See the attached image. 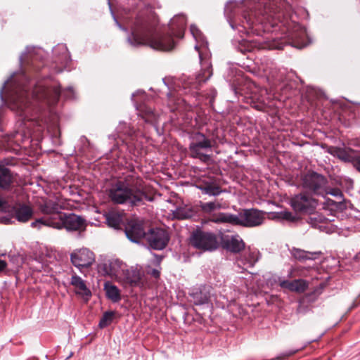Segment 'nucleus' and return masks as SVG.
I'll return each mask as SVG.
<instances>
[{
  "mask_svg": "<svg viewBox=\"0 0 360 360\" xmlns=\"http://www.w3.org/2000/svg\"><path fill=\"white\" fill-rule=\"evenodd\" d=\"M20 77L23 79L22 83L13 82V75L6 80L0 90V96L2 98L4 89L11 83L12 87L9 92L11 108L15 110L25 121H33L34 119L31 117L39 111V107L36 103L41 100H44L49 105L54 104L61 94L60 87L54 86L50 89L39 86H36L30 94L28 93L30 87L25 84L27 82L25 75L22 74Z\"/></svg>",
  "mask_w": 360,
  "mask_h": 360,
  "instance_id": "nucleus-1",
  "label": "nucleus"
},
{
  "mask_svg": "<svg viewBox=\"0 0 360 360\" xmlns=\"http://www.w3.org/2000/svg\"><path fill=\"white\" fill-rule=\"evenodd\" d=\"M186 22L184 15H176L170 20V34L158 35L155 33L153 25L148 20L139 17L131 28V32L127 37V41L134 47L148 45L155 50L168 51L175 46L173 36L183 38Z\"/></svg>",
  "mask_w": 360,
  "mask_h": 360,
  "instance_id": "nucleus-2",
  "label": "nucleus"
},
{
  "mask_svg": "<svg viewBox=\"0 0 360 360\" xmlns=\"http://www.w3.org/2000/svg\"><path fill=\"white\" fill-rule=\"evenodd\" d=\"M281 16L280 12L276 13L275 10L265 6L262 11H251L248 16L245 15L244 18L250 27L257 23L264 25V29L267 31L273 28V31L278 30L286 32L288 37L292 40L293 46L299 49L306 46L305 39L307 34L305 28L294 21H288L284 17L281 20Z\"/></svg>",
  "mask_w": 360,
  "mask_h": 360,
  "instance_id": "nucleus-3",
  "label": "nucleus"
},
{
  "mask_svg": "<svg viewBox=\"0 0 360 360\" xmlns=\"http://www.w3.org/2000/svg\"><path fill=\"white\" fill-rule=\"evenodd\" d=\"M107 193L110 200L115 204H127L134 207L139 205L144 199L152 200L141 188L130 186L124 181L112 184Z\"/></svg>",
  "mask_w": 360,
  "mask_h": 360,
  "instance_id": "nucleus-4",
  "label": "nucleus"
},
{
  "mask_svg": "<svg viewBox=\"0 0 360 360\" xmlns=\"http://www.w3.org/2000/svg\"><path fill=\"white\" fill-rule=\"evenodd\" d=\"M264 212L256 209H245L238 214L220 213L213 217L211 221L214 223H229L233 225H240L245 227H255L263 224Z\"/></svg>",
  "mask_w": 360,
  "mask_h": 360,
  "instance_id": "nucleus-5",
  "label": "nucleus"
},
{
  "mask_svg": "<svg viewBox=\"0 0 360 360\" xmlns=\"http://www.w3.org/2000/svg\"><path fill=\"white\" fill-rule=\"evenodd\" d=\"M40 212L44 214L41 218H39L31 223L32 228L41 229V226L50 227L48 221H51L53 218H57L62 216L61 210L65 209V205L61 198L56 196H50L49 198L42 199L38 205Z\"/></svg>",
  "mask_w": 360,
  "mask_h": 360,
  "instance_id": "nucleus-6",
  "label": "nucleus"
},
{
  "mask_svg": "<svg viewBox=\"0 0 360 360\" xmlns=\"http://www.w3.org/2000/svg\"><path fill=\"white\" fill-rule=\"evenodd\" d=\"M212 143L210 139L200 132L194 133L188 146L190 156L206 162L211 159Z\"/></svg>",
  "mask_w": 360,
  "mask_h": 360,
  "instance_id": "nucleus-7",
  "label": "nucleus"
},
{
  "mask_svg": "<svg viewBox=\"0 0 360 360\" xmlns=\"http://www.w3.org/2000/svg\"><path fill=\"white\" fill-rule=\"evenodd\" d=\"M327 184V179L323 175L315 172H308L301 178L302 188L307 192L318 195H325Z\"/></svg>",
  "mask_w": 360,
  "mask_h": 360,
  "instance_id": "nucleus-8",
  "label": "nucleus"
},
{
  "mask_svg": "<svg viewBox=\"0 0 360 360\" xmlns=\"http://www.w3.org/2000/svg\"><path fill=\"white\" fill-rule=\"evenodd\" d=\"M190 243L194 248L202 251H213L218 248V241L215 234L200 230H197L191 234Z\"/></svg>",
  "mask_w": 360,
  "mask_h": 360,
  "instance_id": "nucleus-9",
  "label": "nucleus"
},
{
  "mask_svg": "<svg viewBox=\"0 0 360 360\" xmlns=\"http://www.w3.org/2000/svg\"><path fill=\"white\" fill-rule=\"evenodd\" d=\"M48 221L50 227L56 229L65 228L67 231H79L84 226V219L75 214H66L62 213V216L53 218L51 221Z\"/></svg>",
  "mask_w": 360,
  "mask_h": 360,
  "instance_id": "nucleus-10",
  "label": "nucleus"
},
{
  "mask_svg": "<svg viewBox=\"0 0 360 360\" xmlns=\"http://www.w3.org/2000/svg\"><path fill=\"white\" fill-rule=\"evenodd\" d=\"M290 205L296 212L311 214L316 209L318 202L311 197L304 194H299L291 199Z\"/></svg>",
  "mask_w": 360,
  "mask_h": 360,
  "instance_id": "nucleus-11",
  "label": "nucleus"
},
{
  "mask_svg": "<svg viewBox=\"0 0 360 360\" xmlns=\"http://www.w3.org/2000/svg\"><path fill=\"white\" fill-rule=\"evenodd\" d=\"M146 238L150 246L155 250L164 249L169 237L167 232L162 229H153L146 236Z\"/></svg>",
  "mask_w": 360,
  "mask_h": 360,
  "instance_id": "nucleus-12",
  "label": "nucleus"
},
{
  "mask_svg": "<svg viewBox=\"0 0 360 360\" xmlns=\"http://www.w3.org/2000/svg\"><path fill=\"white\" fill-rule=\"evenodd\" d=\"M127 264L118 259L108 260L103 265V271L111 278L121 282L124 277Z\"/></svg>",
  "mask_w": 360,
  "mask_h": 360,
  "instance_id": "nucleus-13",
  "label": "nucleus"
},
{
  "mask_svg": "<svg viewBox=\"0 0 360 360\" xmlns=\"http://www.w3.org/2000/svg\"><path fill=\"white\" fill-rule=\"evenodd\" d=\"M72 264L77 268L89 267L94 262V254L87 248L75 250L70 255Z\"/></svg>",
  "mask_w": 360,
  "mask_h": 360,
  "instance_id": "nucleus-14",
  "label": "nucleus"
},
{
  "mask_svg": "<svg viewBox=\"0 0 360 360\" xmlns=\"http://www.w3.org/2000/svg\"><path fill=\"white\" fill-rule=\"evenodd\" d=\"M70 284L74 288L75 293L87 302L91 297L92 293L87 286L86 281L79 276L74 274L71 277Z\"/></svg>",
  "mask_w": 360,
  "mask_h": 360,
  "instance_id": "nucleus-15",
  "label": "nucleus"
},
{
  "mask_svg": "<svg viewBox=\"0 0 360 360\" xmlns=\"http://www.w3.org/2000/svg\"><path fill=\"white\" fill-rule=\"evenodd\" d=\"M10 212L20 222L28 221L33 215V210L29 205L15 203L11 205Z\"/></svg>",
  "mask_w": 360,
  "mask_h": 360,
  "instance_id": "nucleus-16",
  "label": "nucleus"
},
{
  "mask_svg": "<svg viewBox=\"0 0 360 360\" xmlns=\"http://www.w3.org/2000/svg\"><path fill=\"white\" fill-rule=\"evenodd\" d=\"M125 234L129 240L136 243H138L142 238H146L147 235L142 223L136 221H131L127 224Z\"/></svg>",
  "mask_w": 360,
  "mask_h": 360,
  "instance_id": "nucleus-17",
  "label": "nucleus"
},
{
  "mask_svg": "<svg viewBox=\"0 0 360 360\" xmlns=\"http://www.w3.org/2000/svg\"><path fill=\"white\" fill-rule=\"evenodd\" d=\"M328 153L340 160L354 165L357 150L347 148L330 147Z\"/></svg>",
  "mask_w": 360,
  "mask_h": 360,
  "instance_id": "nucleus-18",
  "label": "nucleus"
},
{
  "mask_svg": "<svg viewBox=\"0 0 360 360\" xmlns=\"http://www.w3.org/2000/svg\"><path fill=\"white\" fill-rule=\"evenodd\" d=\"M223 247L228 251L239 253L245 248V243L239 235L227 236L223 240Z\"/></svg>",
  "mask_w": 360,
  "mask_h": 360,
  "instance_id": "nucleus-19",
  "label": "nucleus"
},
{
  "mask_svg": "<svg viewBox=\"0 0 360 360\" xmlns=\"http://www.w3.org/2000/svg\"><path fill=\"white\" fill-rule=\"evenodd\" d=\"M143 274L138 266H131L130 269L127 267L126 271L124 272V277L121 281L129 283L131 286H140L143 284Z\"/></svg>",
  "mask_w": 360,
  "mask_h": 360,
  "instance_id": "nucleus-20",
  "label": "nucleus"
},
{
  "mask_svg": "<svg viewBox=\"0 0 360 360\" xmlns=\"http://www.w3.org/2000/svg\"><path fill=\"white\" fill-rule=\"evenodd\" d=\"M261 254L259 251L255 248H248L245 253L240 256L238 262H240L246 267H253L259 260Z\"/></svg>",
  "mask_w": 360,
  "mask_h": 360,
  "instance_id": "nucleus-21",
  "label": "nucleus"
},
{
  "mask_svg": "<svg viewBox=\"0 0 360 360\" xmlns=\"http://www.w3.org/2000/svg\"><path fill=\"white\" fill-rule=\"evenodd\" d=\"M190 31L196 41L195 49L198 52L199 58L202 60V49H207V41L201 31L194 25H191Z\"/></svg>",
  "mask_w": 360,
  "mask_h": 360,
  "instance_id": "nucleus-22",
  "label": "nucleus"
},
{
  "mask_svg": "<svg viewBox=\"0 0 360 360\" xmlns=\"http://www.w3.org/2000/svg\"><path fill=\"white\" fill-rule=\"evenodd\" d=\"M280 286L292 292L298 293L304 292L308 287V283L303 279H297L292 281L282 280L280 281Z\"/></svg>",
  "mask_w": 360,
  "mask_h": 360,
  "instance_id": "nucleus-23",
  "label": "nucleus"
},
{
  "mask_svg": "<svg viewBox=\"0 0 360 360\" xmlns=\"http://www.w3.org/2000/svg\"><path fill=\"white\" fill-rule=\"evenodd\" d=\"M320 254V252H307L301 249L293 248L292 250V256L300 260V261H305V260H314L316 259L317 256Z\"/></svg>",
  "mask_w": 360,
  "mask_h": 360,
  "instance_id": "nucleus-24",
  "label": "nucleus"
},
{
  "mask_svg": "<svg viewBox=\"0 0 360 360\" xmlns=\"http://www.w3.org/2000/svg\"><path fill=\"white\" fill-rule=\"evenodd\" d=\"M104 290L106 297L113 302H117L121 300L120 290L117 286L110 282H105L104 283Z\"/></svg>",
  "mask_w": 360,
  "mask_h": 360,
  "instance_id": "nucleus-25",
  "label": "nucleus"
},
{
  "mask_svg": "<svg viewBox=\"0 0 360 360\" xmlns=\"http://www.w3.org/2000/svg\"><path fill=\"white\" fill-rule=\"evenodd\" d=\"M107 224L109 226L118 229L122 221V214L115 211H110L104 214Z\"/></svg>",
  "mask_w": 360,
  "mask_h": 360,
  "instance_id": "nucleus-26",
  "label": "nucleus"
},
{
  "mask_svg": "<svg viewBox=\"0 0 360 360\" xmlns=\"http://www.w3.org/2000/svg\"><path fill=\"white\" fill-rule=\"evenodd\" d=\"M13 175L8 168L0 166V188H9L13 182Z\"/></svg>",
  "mask_w": 360,
  "mask_h": 360,
  "instance_id": "nucleus-27",
  "label": "nucleus"
},
{
  "mask_svg": "<svg viewBox=\"0 0 360 360\" xmlns=\"http://www.w3.org/2000/svg\"><path fill=\"white\" fill-rule=\"evenodd\" d=\"M140 115L146 122L154 124L158 121V115L152 110L151 108L144 106L140 110Z\"/></svg>",
  "mask_w": 360,
  "mask_h": 360,
  "instance_id": "nucleus-28",
  "label": "nucleus"
},
{
  "mask_svg": "<svg viewBox=\"0 0 360 360\" xmlns=\"http://www.w3.org/2000/svg\"><path fill=\"white\" fill-rule=\"evenodd\" d=\"M192 302L195 305H202L208 303L210 300L209 295L202 291H196L191 294Z\"/></svg>",
  "mask_w": 360,
  "mask_h": 360,
  "instance_id": "nucleus-29",
  "label": "nucleus"
},
{
  "mask_svg": "<svg viewBox=\"0 0 360 360\" xmlns=\"http://www.w3.org/2000/svg\"><path fill=\"white\" fill-rule=\"evenodd\" d=\"M173 216L179 219H186L193 216V212L188 207H178L173 212Z\"/></svg>",
  "mask_w": 360,
  "mask_h": 360,
  "instance_id": "nucleus-30",
  "label": "nucleus"
},
{
  "mask_svg": "<svg viewBox=\"0 0 360 360\" xmlns=\"http://www.w3.org/2000/svg\"><path fill=\"white\" fill-rule=\"evenodd\" d=\"M115 313L112 311H105L100 319L98 326L101 328H104L112 323Z\"/></svg>",
  "mask_w": 360,
  "mask_h": 360,
  "instance_id": "nucleus-31",
  "label": "nucleus"
},
{
  "mask_svg": "<svg viewBox=\"0 0 360 360\" xmlns=\"http://www.w3.org/2000/svg\"><path fill=\"white\" fill-rule=\"evenodd\" d=\"M200 207L203 212L211 213L221 208V205L218 202H200Z\"/></svg>",
  "mask_w": 360,
  "mask_h": 360,
  "instance_id": "nucleus-32",
  "label": "nucleus"
},
{
  "mask_svg": "<svg viewBox=\"0 0 360 360\" xmlns=\"http://www.w3.org/2000/svg\"><path fill=\"white\" fill-rule=\"evenodd\" d=\"M212 75V72L211 70V65L210 64H207L206 66V69L203 70V72L202 74H199L197 77L196 80L197 82L201 83L205 82L207 80H208L210 77Z\"/></svg>",
  "mask_w": 360,
  "mask_h": 360,
  "instance_id": "nucleus-33",
  "label": "nucleus"
},
{
  "mask_svg": "<svg viewBox=\"0 0 360 360\" xmlns=\"http://www.w3.org/2000/svg\"><path fill=\"white\" fill-rule=\"evenodd\" d=\"M328 194L337 198L338 199H339L340 200V202L344 200V196H343L342 192L340 191V189L337 188H329L327 184L326 186L325 195H328Z\"/></svg>",
  "mask_w": 360,
  "mask_h": 360,
  "instance_id": "nucleus-34",
  "label": "nucleus"
},
{
  "mask_svg": "<svg viewBox=\"0 0 360 360\" xmlns=\"http://www.w3.org/2000/svg\"><path fill=\"white\" fill-rule=\"evenodd\" d=\"M117 130L120 133H124L129 136H131L135 133V130L130 126H127L125 122H120Z\"/></svg>",
  "mask_w": 360,
  "mask_h": 360,
  "instance_id": "nucleus-35",
  "label": "nucleus"
},
{
  "mask_svg": "<svg viewBox=\"0 0 360 360\" xmlns=\"http://www.w3.org/2000/svg\"><path fill=\"white\" fill-rule=\"evenodd\" d=\"M203 190L206 194L213 196L219 195L222 193V190L219 186H207Z\"/></svg>",
  "mask_w": 360,
  "mask_h": 360,
  "instance_id": "nucleus-36",
  "label": "nucleus"
},
{
  "mask_svg": "<svg viewBox=\"0 0 360 360\" xmlns=\"http://www.w3.org/2000/svg\"><path fill=\"white\" fill-rule=\"evenodd\" d=\"M278 214L281 215L282 220H286L292 222L297 220L296 216L289 211H281L278 212Z\"/></svg>",
  "mask_w": 360,
  "mask_h": 360,
  "instance_id": "nucleus-37",
  "label": "nucleus"
},
{
  "mask_svg": "<svg viewBox=\"0 0 360 360\" xmlns=\"http://www.w3.org/2000/svg\"><path fill=\"white\" fill-rule=\"evenodd\" d=\"M11 210V205L3 197L0 196V212H9Z\"/></svg>",
  "mask_w": 360,
  "mask_h": 360,
  "instance_id": "nucleus-38",
  "label": "nucleus"
},
{
  "mask_svg": "<svg viewBox=\"0 0 360 360\" xmlns=\"http://www.w3.org/2000/svg\"><path fill=\"white\" fill-rule=\"evenodd\" d=\"M353 167L360 172V151H357Z\"/></svg>",
  "mask_w": 360,
  "mask_h": 360,
  "instance_id": "nucleus-39",
  "label": "nucleus"
},
{
  "mask_svg": "<svg viewBox=\"0 0 360 360\" xmlns=\"http://www.w3.org/2000/svg\"><path fill=\"white\" fill-rule=\"evenodd\" d=\"M147 274L150 275L151 276H153L155 278H158L160 275V271L156 269H148L147 271Z\"/></svg>",
  "mask_w": 360,
  "mask_h": 360,
  "instance_id": "nucleus-40",
  "label": "nucleus"
},
{
  "mask_svg": "<svg viewBox=\"0 0 360 360\" xmlns=\"http://www.w3.org/2000/svg\"><path fill=\"white\" fill-rule=\"evenodd\" d=\"M7 262L4 260L0 259V272L3 271L7 267Z\"/></svg>",
  "mask_w": 360,
  "mask_h": 360,
  "instance_id": "nucleus-41",
  "label": "nucleus"
},
{
  "mask_svg": "<svg viewBox=\"0 0 360 360\" xmlns=\"http://www.w3.org/2000/svg\"><path fill=\"white\" fill-rule=\"evenodd\" d=\"M233 4V2H229L225 6V13L229 15V13L231 11V6Z\"/></svg>",
  "mask_w": 360,
  "mask_h": 360,
  "instance_id": "nucleus-42",
  "label": "nucleus"
},
{
  "mask_svg": "<svg viewBox=\"0 0 360 360\" xmlns=\"http://www.w3.org/2000/svg\"><path fill=\"white\" fill-rule=\"evenodd\" d=\"M272 218L278 220L282 219L281 215L278 214V212L272 213Z\"/></svg>",
  "mask_w": 360,
  "mask_h": 360,
  "instance_id": "nucleus-43",
  "label": "nucleus"
},
{
  "mask_svg": "<svg viewBox=\"0 0 360 360\" xmlns=\"http://www.w3.org/2000/svg\"><path fill=\"white\" fill-rule=\"evenodd\" d=\"M67 94H65V96L68 97V98H71L72 96L70 94H73V89L72 87H69L67 89Z\"/></svg>",
  "mask_w": 360,
  "mask_h": 360,
  "instance_id": "nucleus-44",
  "label": "nucleus"
},
{
  "mask_svg": "<svg viewBox=\"0 0 360 360\" xmlns=\"http://www.w3.org/2000/svg\"><path fill=\"white\" fill-rule=\"evenodd\" d=\"M244 42L248 44L247 46H245V50L251 51V49L253 46L252 43L248 42V41H244Z\"/></svg>",
  "mask_w": 360,
  "mask_h": 360,
  "instance_id": "nucleus-45",
  "label": "nucleus"
},
{
  "mask_svg": "<svg viewBox=\"0 0 360 360\" xmlns=\"http://www.w3.org/2000/svg\"><path fill=\"white\" fill-rule=\"evenodd\" d=\"M114 19H115V23L116 25L120 27V29L124 30V31H127V29H125L124 27H123L120 24V22L117 21V20L114 17Z\"/></svg>",
  "mask_w": 360,
  "mask_h": 360,
  "instance_id": "nucleus-46",
  "label": "nucleus"
},
{
  "mask_svg": "<svg viewBox=\"0 0 360 360\" xmlns=\"http://www.w3.org/2000/svg\"><path fill=\"white\" fill-rule=\"evenodd\" d=\"M283 47V45L282 44H279L278 45L272 46L271 48L273 49H282Z\"/></svg>",
  "mask_w": 360,
  "mask_h": 360,
  "instance_id": "nucleus-47",
  "label": "nucleus"
},
{
  "mask_svg": "<svg viewBox=\"0 0 360 360\" xmlns=\"http://www.w3.org/2000/svg\"><path fill=\"white\" fill-rule=\"evenodd\" d=\"M23 60H24V56H23V54H22V55H21V56H20V63H23Z\"/></svg>",
  "mask_w": 360,
  "mask_h": 360,
  "instance_id": "nucleus-48",
  "label": "nucleus"
},
{
  "mask_svg": "<svg viewBox=\"0 0 360 360\" xmlns=\"http://www.w3.org/2000/svg\"><path fill=\"white\" fill-rule=\"evenodd\" d=\"M230 25H231V27H232L233 29H234V28H235V27H234V25H233V24L232 22H230Z\"/></svg>",
  "mask_w": 360,
  "mask_h": 360,
  "instance_id": "nucleus-49",
  "label": "nucleus"
},
{
  "mask_svg": "<svg viewBox=\"0 0 360 360\" xmlns=\"http://www.w3.org/2000/svg\"><path fill=\"white\" fill-rule=\"evenodd\" d=\"M323 219H325L323 217H319V221H321Z\"/></svg>",
  "mask_w": 360,
  "mask_h": 360,
  "instance_id": "nucleus-50",
  "label": "nucleus"
},
{
  "mask_svg": "<svg viewBox=\"0 0 360 360\" xmlns=\"http://www.w3.org/2000/svg\"><path fill=\"white\" fill-rule=\"evenodd\" d=\"M29 50H30V48H29V47H27V49H26V51H27V52H30V51H29Z\"/></svg>",
  "mask_w": 360,
  "mask_h": 360,
  "instance_id": "nucleus-51",
  "label": "nucleus"
},
{
  "mask_svg": "<svg viewBox=\"0 0 360 360\" xmlns=\"http://www.w3.org/2000/svg\"><path fill=\"white\" fill-rule=\"evenodd\" d=\"M311 221H313L314 219H316V218H310Z\"/></svg>",
  "mask_w": 360,
  "mask_h": 360,
  "instance_id": "nucleus-52",
  "label": "nucleus"
},
{
  "mask_svg": "<svg viewBox=\"0 0 360 360\" xmlns=\"http://www.w3.org/2000/svg\"><path fill=\"white\" fill-rule=\"evenodd\" d=\"M63 49H66V48L64 46H62Z\"/></svg>",
  "mask_w": 360,
  "mask_h": 360,
  "instance_id": "nucleus-53",
  "label": "nucleus"
}]
</instances>
